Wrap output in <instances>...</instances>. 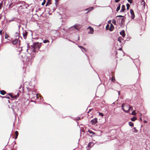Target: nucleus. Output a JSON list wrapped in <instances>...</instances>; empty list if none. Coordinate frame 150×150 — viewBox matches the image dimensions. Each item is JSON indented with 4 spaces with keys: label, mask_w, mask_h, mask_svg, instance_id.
Listing matches in <instances>:
<instances>
[{
    "label": "nucleus",
    "mask_w": 150,
    "mask_h": 150,
    "mask_svg": "<svg viewBox=\"0 0 150 150\" xmlns=\"http://www.w3.org/2000/svg\"><path fill=\"white\" fill-rule=\"evenodd\" d=\"M41 43L39 42L33 43L32 46L31 51L34 52H36L40 48L41 45Z\"/></svg>",
    "instance_id": "f257e3e1"
},
{
    "label": "nucleus",
    "mask_w": 150,
    "mask_h": 150,
    "mask_svg": "<svg viewBox=\"0 0 150 150\" xmlns=\"http://www.w3.org/2000/svg\"><path fill=\"white\" fill-rule=\"evenodd\" d=\"M122 110L123 111L127 113H129V109H130V105H128L122 104Z\"/></svg>",
    "instance_id": "f03ea898"
},
{
    "label": "nucleus",
    "mask_w": 150,
    "mask_h": 150,
    "mask_svg": "<svg viewBox=\"0 0 150 150\" xmlns=\"http://www.w3.org/2000/svg\"><path fill=\"white\" fill-rule=\"evenodd\" d=\"M79 25L78 24H76L73 26L70 27L69 28V30H79Z\"/></svg>",
    "instance_id": "7ed1b4c3"
},
{
    "label": "nucleus",
    "mask_w": 150,
    "mask_h": 150,
    "mask_svg": "<svg viewBox=\"0 0 150 150\" xmlns=\"http://www.w3.org/2000/svg\"><path fill=\"white\" fill-rule=\"evenodd\" d=\"M117 22L120 25H122L124 23L125 19L124 18H119L117 20Z\"/></svg>",
    "instance_id": "20e7f679"
},
{
    "label": "nucleus",
    "mask_w": 150,
    "mask_h": 150,
    "mask_svg": "<svg viewBox=\"0 0 150 150\" xmlns=\"http://www.w3.org/2000/svg\"><path fill=\"white\" fill-rule=\"evenodd\" d=\"M130 12L131 15V18L132 19H133L135 18V15L133 10L132 9H130Z\"/></svg>",
    "instance_id": "39448f33"
},
{
    "label": "nucleus",
    "mask_w": 150,
    "mask_h": 150,
    "mask_svg": "<svg viewBox=\"0 0 150 150\" xmlns=\"http://www.w3.org/2000/svg\"><path fill=\"white\" fill-rule=\"evenodd\" d=\"M87 29H89L90 31L88 32V33L93 34L94 33V30L93 28L91 26H89Z\"/></svg>",
    "instance_id": "423d86ee"
},
{
    "label": "nucleus",
    "mask_w": 150,
    "mask_h": 150,
    "mask_svg": "<svg viewBox=\"0 0 150 150\" xmlns=\"http://www.w3.org/2000/svg\"><path fill=\"white\" fill-rule=\"evenodd\" d=\"M91 123L93 125H95L96 124V123L97 122V119L96 118H95L93 120H91Z\"/></svg>",
    "instance_id": "0eeeda50"
},
{
    "label": "nucleus",
    "mask_w": 150,
    "mask_h": 150,
    "mask_svg": "<svg viewBox=\"0 0 150 150\" xmlns=\"http://www.w3.org/2000/svg\"><path fill=\"white\" fill-rule=\"evenodd\" d=\"M20 40H19L18 39L16 38L13 41L12 43L13 45H15L18 43V42Z\"/></svg>",
    "instance_id": "6e6552de"
},
{
    "label": "nucleus",
    "mask_w": 150,
    "mask_h": 150,
    "mask_svg": "<svg viewBox=\"0 0 150 150\" xmlns=\"http://www.w3.org/2000/svg\"><path fill=\"white\" fill-rule=\"evenodd\" d=\"M125 10V6L124 5H122L121 7V9L120 11V12H123Z\"/></svg>",
    "instance_id": "1a4fd4ad"
},
{
    "label": "nucleus",
    "mask_w": 150,
    "mask_h": 150,
    "mask_svg": "<svg viewBox=\"0 0 150 150\" xmlns=\"http://www.w3.org/2000/svg\"><path fill=\"white\" fill-rule=\"evenodd\" d=\"M120 34L123 37H124L125 36V32L124 30H122L120 32Z\"/></svg>",
    "instance_id": "9d476101"
},
{
    "label": "nucleus",
    "mask_w": 150,
    "mask_h": 150,
    "mask_svg": "<svg viewBox=\"0 0 150 150\" xmlns=\"http://www.w3.org/2000/svg\"><path fill=\"white\" fill-rule=\"evenodd\" d=\"M114 29V27L113 25L112 24H111L110 27L109 29V30L110 31H112Z\"/></svg>",
    "instance_id": "9b49d317"
},
{
    "label": "nucleus",
    "mask_w": 150,
    "mask_h": 150,
    "mask_svg": "<svg viewBox=\"0 0 150 150\" xmlns=\"http://www.w3.org/2000/svg\"><path fill=\"white\" fill-rule=\"evenodd\" d=\"M94 145L93 143V142H89L87 146L88 147L91 148Z\"/></svg>",
    "instance_id": "f8f14e48"
},
{
    "label": "nucleus",
    "mask_w": 150,
    "mask_h": 150,
    "mask_svg": "<svg viewBox=\"0 0 150 150\" xmlns=\"http://www.w3.org/2000/svg\"><path fill=\"white\" fill-rule=\"evenodd\" d=\"M27 33H28L26 31H25L24 32H23V35L24 38H25Z\"/></svg>",
    "instance_id": "ddd939ff"
},
{
    "label": "nucleus",
    "mask_w": 150,
    "mask_h": 150,
    "mask_svg": "<svg viewBox=\"0 0 150 150\" xmlns=\"http://www.w3.org/2000/svg\"><path fill=\"white\" fill-rule=\"evenodd\" d=\"M8 95L11 98H17V96H16L15 95V96H13L12 95L11 93H9L8 94Z\"/></svg>",
    "instance_id": "4468645a"
},
{
    "label": "nucleus",
    "mask_w": 150,
    "mask_h": 150,
    "mask_svg": "<svg viewBox=\"0 0 150 150\" xmlns=\"http://www.w3.org/2000/svg\"><path fill=\"white\" fill-rule=\"evenodd\" d=\"M120 4H119L118 6L117 7L116 10L117 12H118L120 10Z\"/></svg>",
    "instance_id": "2eb2a0df"
},
{
    "label": "nucleus",
    "mask_w": 150,
    "mask_h": 150,
    "mask_svg": "<svg viewBox=\"0 0 150 150\" xmlns=\"http://www.w3.org/2000/svg\"><path fill=\"white\" fill-rule=\"evenodd\" d=\"M6 93V91L4 90H1L0 91V93L2 95H4Z\"/></svg>",
    "instance_id": "dca6fc26"
},
{
    "label": "nucleus",
    "mask_w": 150,
    "mask_h": 150,
    "mask_svg": "<svg viewBox=\"0 0 150 150\" xmlns=\"http://www.w3.org/2000/svg\"><path fill=\"white\" fill-rule=\"evenodd\" d=\"M112 23L115 25H117V22L115 19H112Z\"/></svg>",
    "instance_id": "f3484780"
},
{
    "label": "nucleus",
    "mask_w": 150,
    "mask_h": 150,
    "mask_svg": "<svg viewBox=\"0 0 150 150\" xmlns=\"http://www.w3.org/2000/svg\"><path fill=\"white\" fill-rule=\"evenodd\" d=\"M136 119V117H133L132 118H131V120L132 121H135Z\"/></svg>",
    "instance_id": "a211bd4d"
},
{
    "label": "nucleus",
    "mask_w": 150,
    "mask_h": 150,
    "mask_svg": "<svg viewBox=\"0 0 150 150\" xmlns=\"http://www.w3.org/2000/svg\"><path fill=\"white\" fill-rule=\"evenodd\" d=\"M122 39L121 38V37H118V41H119L120 43H121L122 42Z\"/></svg>",
    "instance_id": "6ab92c4d"
},
{
    "label": "nucleus",
    "mask_w": 150,
    "mask_h": 150,
    "mask_svg": "<svg viewBox=\"0 0 150 150\" xmlns=\"http://www.w3.org/2000/svg\"><path fill=\"white\" fill-rule=\"evenodd\" d=\"M129 125L130 126H133V123L131 122H129Z\"/></svg>",
    "instance_id": "aec40b11"
},
{
    "label": "nucleus",
    "mask_w": 150,
    "mask_h": 150,
    "mask_svg": "<svg viewBox=\"0 0 150 150\" xmlns=\"http://www.w3.org/2000/svg\"><path fill=\"white\" fill-rule=\"evenodd\" d=\"M93 8L92 7H91V8H87V9H86L85 10L86 11H87V10H88L89 9V10H88V11L87 12V13H88V12L90 11H91L92 9H93Z\"/></svg>",
    "instance_id": "412c9836"
},
{
    "label": "nucleus",
    "mask_w": 150,
    "mask_h": 150,
    "mask_svg": "<svg viewBox=\"0 0 150 150\" xmlns=\"http://www.w3.org/2000/svg\"><path fill=\"white\" fill-rule=\"evenodd\" d=\"M43 42L44 43H45L49 42V40H45L43 41Z\"/></svg>",
    "instance_id": "4be33fe9"
},
{
    "label": "nucleus",
    "mask_w": 150,
    "mask_h": 150,
    "mask_svg": "<svg viewBox=\"0 0 150 150\" xmlns=\"http://www.w3.org/2000/svg\"><path fill=\"white\" fill-rule=\"evenodd\" d=\"M59 0H55V4L56 6H58V2L59 1Z\"/></svg>",
    "instance_id": "5701e85b"
},
{
    "label": "nucleus",
    "mask_w": 150,
    "mask_h": 150,
    "mask_svg": "<svg viewBox=\"0 0 150 150\" xmlns=\"http://www.w3.org/2000/svg\"><path fill=\"white\" fill-rule=\"evenodd\" d=\"M131 114H132V115H136V112H135V110L133 111L132 112V113Z\"/></svg>",
    "instance_id": "b1692460"
},
{
    "label": "nucleus",
    "mask_w": 150,
    "mask_h": 150,
    "mask_svg": "<svg viewBox=\"0 0 150 150\" xmlns=\"http://www.w3.org/2000/svg\"><path fill=\"white\" fill-rule=\"evenodd\" d=\"M88 131V132L90 134H95V133L94 132H93L92 130H89Z\"/></svg>",
    "instance_id": "393cba45"
},
{
    "label": "nucleus",
    "mask_w": 150,
    "mask_h": 150,
    "mask_svg": "<svg viewBox=\"0 0 150 150\" xmlns=\"http://www.w3.org/2000/svg\"><path fill=\"white\" fill-rule=\"evenodd\" d=\"M126 6L127 7V9L128 10L129 9V7H130V5L129 4L127 3L126 4Z\"/></svg>",
    "instance_id": "a878e982"
},
{
    "label": "nucleus",
    "mask_w": 150,
    "mask_h": 150,
    "mask_svg": "<svg viewBox=\"0 0 150 150\" xmlns=\"http://www.w3.org/2000/svg\"><path fill=\"white\" fill-rule=\"evenodd\" d=\"M109 24H107L106 25V30H109Z\"/></svg>",
    "instance_id": "bb28decb"
},
{
    "label": "nucleus",
    "mask_w": 150,
    "mask_h": 150,
    "mask_svg": "<svg viewBox=\"0 0 150 150\" xmlns=\"http://www.w3.org/2000/svg\"><path fill=\"white\" fill-rule=\"evenodd\" d=\"M78 47L80 48H82L84 50L86 51V49L85 48H84V47L81 46H79V45H78Z\"/></svg>",
    "instance_id": "cd10ccee"
},
{
    "label": "nucleus",
    "mask_w": 150,
    "mask_h": 150,
    "mask_svg": "<svg viewBox=\"0 0 150 150\" xmlns=\"http://www.w3.org/2000/svg\"><path fill=\"white\" fill-rule=\"evenodd\" d=\"M111 80L113 82H114L115 80V77H112L111 78Z\"/></svg>",
    "instance_id": "c85d7f7f"
},
{
    "label": "nucleus",
    "mask_w": 150,
    "mask_h": 150,
    "mask_svg": "<svg viewBox=\"0 0 150 150\" xmlns=\"http://www.w3.org/2000/svg\"><path fill=\"white\" fill-rule=\"evenodd\" d=\"M15 36H16V37H18L19 35V34L18 33H16L15 34Z\"/></svg>",
    "instance_id": "c756f323"
},
{
    "label": "nucleus",
    "mask_w": 150,
    "mask_h": 150,
    "mask_svg": "<svg viewBox=\"0 0 150 150\" xmlns=\"http://www.w3.org/2000/svg\"><path fill=\"white\" fill-rule=\"evenodd\" d=\"M15 134L16 135V136H18V132L17 131H15Z\"/></svg>",
    "instance_id": "7c9ffc66"
},
{
    "label": "nucleus",
    "mask_w": 150,
    "mask_h": 150,
    "mask_svg": "<svg viewBox=\"0 0 150 150\" xmlns=\"http://www.w3.org/2000/svg\"><path fill=\"white\" fill-rule=\"evenodd\" d=\"M128 1L129 3L130 4H132V0H127Z\"/></svg>",
    "instance_id": "2f4dec72"
},
{
    "label": "nucleus",
    "mask_w": 150,
    "mask_h": 150,
    "mask_svg": "<svg viewBox=\"0 0 150 150\" xmlns=\"http://www.w3.org/2000/svg\"><path fill=\"white\" fill-rule=\"evenodd\" d=\"M124 17V16H121V15H119V16H116V18H117V17Z\"/></svg>",
    "instance_id": "473e14b6"
},
{
    "label": "nucleus",
    "mask_w": 150,
    "mask_h": 150,
    "mask_svg": "<svg viewBox=\"0 0 150 150\" xmlns=\"http://www.w3.org/2000/svg\"><path fill=\"white\" fill-rule=\"evenodd\" d=\"M12 4H13V3L12 2L9 3V8L11 7V6L12 5Z\"/></svg>",
    "instance_id": "72a5a7b5"
},
{
    "label": "nucleus",
    "mask_w": 150,
    "mask_h": 150,
    "mask_svg": "<svg viewBox=\"0 0 150 150\" xmlns=\"http://www.w3.org/2000/svg\"><path fill=\"white\" fill-rule=\"evenodd\" d=\"M133 110V108L132 106L130 105V109H129V111L130 110H131V111H132Z\"/></svg>",
    "instance_id": "f704fd0d"
},
{
    "label": "nucleus",
    "mask_w": 150,
    "mask_h": 150,
    "mask_svg": "<svg viewBox=\"0 0 150 150\" xmlns=\"http://www.w3.org/2000/svg\"><path fill=\"white\" fill-rule=\"evenodd\" d=\"M45 0H44V1L42 3V5H44V4H45Z\"/></svg>",
    "instance_id": "c9c22d12"
},
{
    "label": "nucleus",
    "mask_w": 150,
    "mask_h": 150,
    "mask_svg": "<svg viewBox=\"0 0 150 150\" xmlns=\"http://www.w3.org/2000/svg\"><path fill=\"white\" fill-rule=\"evenodd\" d=\"M99 115H101V116H102V117L103 116V114L102 113H101V112H99Z\"/></svg>",
    "instance_id": "e433bc0d"
},
{
    "label": "nucleus",
    "mask_w": 150,
    "mask_h": 150,
    "mask_svg": "<svg viewBox=\"0 0 150 150\" xmlns=\"http://www.w3.org/2000/svg\"><path fill=\"white\" fill-rule=\"evenodd\" d=\"M8 37V35L7 34H6L5 36V38L6 39Z\"/></svg>",
    "instance_id": "4c0bfd02"
},
{
    "label": "nucleus",
    "mask_w": 150,
    "mask_h": 150,
    "mask_svg": "<svg viewBox=\"0 0 150 150\" xmlns=\"http://www.w3.org/2000/svg\"><path fill=\"white\" fill-rule=\"evenodd\" d=\"M2 6V4L1 3L0 4V9L1 8V6Z\"/></svg>",
    "instance_id": "58836bf2"
},
{
    "label": "nucleus",
    "mask_w": 150,
    "mask_h": 150,
    "mask_svg": "<svg viewBox=\"0 0 150 150\" xmlns=\"http://www.w3.org/2000/svg\"><path fill=\"white\" fill-rule=\"evenodd\" d=\"M3 97L6 98H7L8 99H9L10 98V97H9L7 96H4V97Z\"/></svg>",
    "instance_id": "ea45409f"
},
{
    "label": "nucleus",
    "mask_w": 150,
    "mask_h": 150,
    "mask_svg": "<svg viewBox=\"0 0 150 150\" xmlns=\"http://www.w3.org/2000/svg\"><path fill=\"white\" fill-rule=\"evenodd\" d=\"M120 1V0H115V2H116V3H117L119 1Z\"/></svg>",
    "instance_id": "a19ab883"
},
{
    "label": "nucleus",
    "mask_w": 150,
    "mask_h": 150,
    "mask_svg": "<svg viewBox=\"0 0 150 150\" xmlns=\"http://www.w3.org/2000/svg\"><path fill=\"white\" fill-rule=\"evenodd\" d=\"M2 30L0 31V35H2Z\"/></svg>",
    "instance_id": "79ce46f5"
},
{
    "label": "nucleus",
    "mask_w": 150,
    "mask_h": 150,
    "mask_svg": "<svg viewBox=\"0 0 150 150\" xmlns=\"http://www.w3.org/2000/svg\"><path fill=\"white\" fill-rule=\"evenodd\" d=\"M80 118L79 117H78L77 119V120H80Z\"/></svg>",
    "instance_id": "37998d69"
},
{
    "label": "nucleus",
    "mask_w": 150,
    "mask_h": 150,
    "mask_svg": "<svg viewBox=\"0 0 150 150\" xmlns=\"http://www.w3.org/2000/svg\"><path fill=\"white\" fill-rule=\"evenodd\" d=\"M140 118V120L141 121H142V117H140V118Z\"/></svg>",
    "instance_id": "c03bdc74"
},
{
    "label": "nucleus",
    "mask_w": 150,
    "mask_h": 150,
    "mask_svg": "<svg viewBox=\"0 0 150 150\" xmlns=\"http://www.w3.org/2000/svg\"><path fill=\"white\" fill-rule=\"evenodd\" d=\"M118 50H122V48H119V49H118Z\"/></svg>",
    "instance_id": "a18cd8bd"
},
{
    "label": "nucleus",
    "mask_w": 150,
    "mask_h": 150,
    "mask_svg": "<svg viewBox=\"0 0 150 150\" xmlns=\"http://www.w3.org/2000/svg\"><path fill=\"white\" fill-rule=\"evenodd\" d=\"M17 137L18 136H16V137H15V139H17Z\"/></svg>",
    "instance_id": "49530a36"
},
{
    "label": "nucleus",
    "mask_w": 150,
    "mask_h": 150,
    "mask_svg": "<svg viewBox=\"0 0 150 150\" xmlns=\"http://www.w3.org/2000/svg\"><path fill=\"white\" fill-rule=\"evenodd\" d=\"M144 123H146V122H147V121H146V120H144Z\"/></svg>",
    "instance_id": "de8ad7c7"
},
{
    "label": "nucleus",
    "mask_w": 150,
    "mask_h": 150,
    "mask_svg": "<svg viewBox=\"0 0 150 150\" xmlns=\"http://www.w3.org/2000/svg\"><path fill=\"white\" fill-rule=\"evenodd\" d=\"M36 95H37V98H38V94H37Z\"/></svg>",
    "instance_id": "09e8293b"
},
{
    "label": "nucleus",
    "mask_w": 150,
    "mask_h": 150,
    "mask_svg": "<svg viewBox=\"0 0 150 150\" xmlns=\"http://www.w3.org/2000/svg\"><path fill=\"white\" fill-rule=\"evenodd\" d=\"M48 4V2H47V3H46V6H47V4Z\"/></svg>",
    "instance_id": "8fccbe9b"
},
{
    "label": "nucleus",
    "mask_w": 150,
    "mask_h": 150,
    "mask_svg": "<svg viewBox=\"0 0 150 150\" xmlns=\"http://www.w3.org/2000/svg\"><path fill=\"white\" fill-rule=\"evenodd\" d=\"M69 41H71V42H73V43H74V42L71 41V40H69Z\"/></svg>",
    "instance_id": "3c124183"
},
{
    "label": "nucleus",
    "mask_w": 150,
    "mask_h": 150,
    "mask_svg": "<svg viewBox=\"0 0 150 150\" xmlns=\"http://www.w3.org/2000/svg\"><path fill=\"white\" fill-rule=\"evenodd\" d=\"M91 110V109H90V110H89V111H88V113H89V112H90V111Z\"/></svg>",
    "instance_id": "603ef678"
},
{
    "label": "nucleus",
    "mask_w": 150,
    "mask_h": 150,
    "mask_svg": "<svg viewBox=\"0 0 150 150\" xmlns=\"http://www.w3.org/2000/svg\"><path fill=\"white\" fill-rule=\"evenodd\" d=\"M40 96V100H41V97Z\"/></svg>",
    "instance_id": "864d4df0"
},
{
    "label": "nucleus",
    "mask_w": 150,
    "mask_h": 150,
    "mask_svg": "<svg viewBox=\"0 0 150 150\" xmlns=\"http://www.w3.org/2000/svg\"><path fill=\"white\" fill-rule=\"evenodd\" d=\"M120 91H119V92H118V94H119V95H120Z\"/></svg>",
    "instance_id": "5fc2aeb1"
},
{
    "label": "nucleus",
    "mask_w": 150,
    "mask_h": 150,
    "mask_svg": "<svg viewBox=\"0 0 150 150\" xmlns=\"http://www.w3.org/2000/svg\"><path fill=\"white\" fill-rule=\"evenodd\" d=\"M79 37H78V40H79Z\"/></svg>",
    "instance_id": "6e6d98bb"
},
{
    "label": "nucleus",
    "mask_w": 150,
    "mask_h": 150,
    "mask_svg": "<svg viewBox=\"0 0 150 150\" xmlns=\"http://www.w3.org/2000/svg\"><path fill=\"white\" fill-rule=\"evenodd\" d=\"M140 115H142V114H140Z\"/></svg>",
    "instance_id": "4d7b16f0"
},
{
    "label": "nucleus",
    "mask_w": 150,
    "mask_h": 150,
    "mask_svg": "<svg viewBox=\"0 0 150 150\" xmlns=\"http://www.w3.org/2000/svg\"><path fill=\"white\" fill-rule=\"evenodd\" d=\"M28 49H27V51H28Z\"/></svg>",
    "instance_id": "13d9d810"
},
{
    "label": "nucleus",
    "mask_w": 150,
    "mask_h": 150,
    "mask_svg": "<svg viewBox=\"0 0 150 150\" xmlns=\"http://www.w3.org/2000/svg\"><path fill=\"white\" fill-rule=\"evenodd\" d=\"M82 51L83 52V50H82Z\"/></svg>",
    "instance_id": "bf43d9fd"
}]
</instances>
